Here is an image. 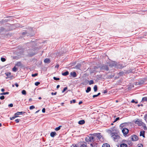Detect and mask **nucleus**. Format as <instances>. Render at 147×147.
<instances>
[{"mask_svg": "<svg viewBox=\"0 0 147 147\" xmlns=\"http://www.w3.org/2000/svg\"><path fill=\"white\" fill-rule=\"evenodd\" d=\"M39 110H38L37 111H36V113H38L39 111Z\"/></svg>", "mask_w": 147, "mask_h": 147, "instance_id": "obj_59", "label": "nucleus"}, {"mask_svg": "<svg viewBox=\"0 0 147 147\" xmlns=\"http://www.w3.org/2000/svg\"><path fill=\"white\" fill-rule=\"evenodd\" d=\"M98 96V95H97H97H94L93 96V98H95V97H97V96Z\"/></svg>", "mask_w": 147, "mask_h": 147, "instance_id": "obj_46", "label": "nucleus"}, {"mask_svg": "<svg viewBox=\"0 0 147 147\" xmlns=\"http://www.w3.org/2000/svg\"><path fill=\"white\" fill-rule=\"evenodd\" d=\"M0 95H3V93H1L0 94Z\"/></svg>", "mask_w": 147, "mask_h": 147, "instance_id": "obj_60", "label": "nucleus"}, {"mask_svg": "<svg viewBox=\"0 0 147 147\" xmlns=\"http://www.w3.org/2000/svg\"><path fill=\"white\" fill-rule=\"evenodd\" d=\"M70 102V103L71 104L72 103H75L76 102V101L75 100H72Z\"/></svg>", "mask_w": 147, "mask_h": 147, "instance_id": "obj_35", "label": "nucleus"}, {"mask_svg": "<svg viewBox=\"0 0 147 147\" xmlns=\"http://www.w3.org/2000/svg\"><path fill=\"white\" fill-rule=\"evenodd\" d=\"M121 147H127V145L124 143L120 145Z\"/></svg>", "mask_w": 147, "mask_h": 147, "instance_id": "obj_20", "label": "nucleus"}, {"mask_svg": "<svg viewBox=\"0 0 147 147\" xmlns=\"http://www.w3.org/2000/svg\"><path fill=\"white\" fill-rule=\"evenodd\" d=\"M61 127V126H59L58 127H56L55 128V130L56 131H58L60 129Z\"/></svg>", "mask_w": 147, "mask_h": 147, "instance_id": "obj_25", "label": "nucleus"}, {"mask_svg": "<svg viewBox=\"0 0 147 147\" xmlns=\"http://www.w3.org/2000/svg\"><path fill=\"white\" fill-rule=\"evenodd\" d=\"M93 83H94V81L92 80H90L89 82V84L90 85H91V84H93Z\"/></svg>", "mask_w": 147, "mask_h": 147, "instance_id": "obj_28", "label": "nucleus"}, {"mask_svg": "<svg viewBox=\"0 0 147 147\" xmlns=\"http://www.w3.org/2000/svg\"><path fill=\"white\" fill-rule=\"evenodd\" d=\"M38 99L39 100H40L41 99V97H40L38 98Z\"/></svg>", "mask_w": 147, "mask_h": 147, "instance_id": "obj_56", "label": "nucleus"}, {"mask_svg": "<svg viewBox=\"0 0 147 147\" xmlns=\"http://www.w3.org/2000/svg\"><path fill=\"white\" fill-rule=\"evenodd\" d=\"M4 98H5V97L3 96H2L0 97V99L1 100H3L4 99Z\"/></svg>", "mask_w": 147, "mask_h": 147, "instance_id": "obj_38", "label": "nucleus"}, {"mask_svg": "<svg viewBox=\"0 0 147 147\" xmlns=\"http://www.w3.org/2000/svg\"><path fill=\"white\" fill-rule=\"evenodd\" d=\"M100 93H98V94H97L98 96L100 94Z\"/></svg>", "mask_w": 147, "mask_h": 147, "instance_id": "obj_55", "label": "nucleus"}, {"mask_svg": "<svg viewBox=\"0 0 147 147\" xmlns=\"http://www.w3.org/2000/svg\"><path fill=\"white\" fill-rule=\"evenodd\" d=\"M22 94L26 95V92L25 90H23L22 92Z\"/></svg>", "mask_w": 147, "mask_h": 147, "instance_id": "obj_24", "label": "nucleus"}, {"mask_svg": "<svg viewBox=\"0 0 147 147\" xmlns=\"http://www.w3.org/2000/svg\"><path fill=\"white\" fill-rule=\"evenodd\" d=\"M21 65H22L21 63L20 62H18L16 64V65H17L18 66H21Z\"/></svg>", "mask_w": 147, "mask_h": 147, "instance_id": "obj_26", "label": "nucleus"}, {"mask_svg": "<svg viewBox=\"0 0 147 147\" xmlns=\"http://www.w3.org/2000/svg\"><path fill=\"white\" fill-rule=\"evenodd\" d=\"M59 87H60L59 85H57V88H58Z\"/></svg>", "mask_w": 147, "mask_h": 147, "instance_id": "obj_51", "label": "nucleus"}, {"mask_svg": "<svg viewBox=\"0 0 147 147\" xmlns=\"http://www.w3.org/2000/svg\"><path fill=\"white\" fill-rule=\"evenodd\" d=\"M42 111L43 113H45V108H43L42 110Z\"/></svg>", "mask_w": 147, "mask_h": 147, "instance_id": "obj_42", "label": "nucleus"}, {"mask_svg": "<svg viewBox=\"0 0 147 147\" xmlns=\"http://www.w3.org/2000/svg\"><path fill=\"white\" fill-rule=\"evenodd\" d=\"M138 147H143V145L141 144H139L138 145Z\"/></svg>", "mask_w": 147, "mask_h": 147, "instance_id": "obj_41", "label": "nucleus"}, {"mask_svg": "<svg viewBox=\"0 0 147 147\" xmlns=\"http://www.w3.org/2000/svg\"><path fill=\"white\" fill-rule=\"evenodd\" d=\"M8 106L11 107H12L13 106V104L12 103L10 104Z\"/></svg>", "mask_w": 147, "mask_h": 147, "instance_id": "obj_44", "label": "nucleus"}, {"mask_svg": "<svg viewBox=\"0 0 147 147\" xmlns=\"http://www.w3.org/2000/svg\"><path fill=\"white\" fill-rule=\"evenodd\" d=\"M122 131L123 134L126 135L128 133L129 130L127 128H123V129Z\"/></svg>", "mask_w": 147, "mask_h": 147, "instance_id": "obj_7", "label": "nucleus"}, {"mask_svg": "<svg viewBox=\"0 0 147 147\" xmlns=\"http://www.w3.org/2000/svg\"><path fill=\"white\" fill-rule=\"evenodd\" d=\"M81 147H86V145L85 144H83L81 145Z\"/></svg>", "mask_w": 147, "mask_h": 147, "instance_id": "obj_32", "label": "nucleus"}, {"mask_svg": "<svg viewBox=\"0 0 147 147\" xmlns=\"http://www.w3.org/2000/svg\"><path fill=\"white\" fill-rule=\"evenodd\" d=\"M1 91H2V92H3V91H5V90L3 88L1 89Z\"/></svg>", "mask_w": 147, "mask_h": 147, "instance_id": "obj_49", "label": "nucleus"}, {"mask_svg": "<svg viewBox=\"0 0 147 147\" xmlns=\"http://www.w3.org/2000/svg\"><path fill=\"white\" fill-rule=\"evenodd\" d=\"M135 123L139 126H144V125L143 122H142L139 119H138L137 120L135 121Z\"/></svg>", "mask_w": 147, "mask_h": 147, "instance_id": "obj_6", "label": "nucleus"}, {"mask_svg": "<svg viewBox=\"0 0 147 147\" xmlns=\"http://www.w3.org/2000/svg\"><path fill=\"white\" fill-rule=\"evenodd\" d=\"M53 79L56 80H59V78H57L55 77H53Z\"/></svg>", "mask_w": 147, "mask_h": 147, "instance_id": "obj_33", "label": "nucleus"}, {"mask_svg": "<svg viewBox=\"0 0 147 147\" xmlns=\"http://www.w3.org/2000/svg\"><path fill=\"white\" fill-rule=\"evenodd\" d=\"M111 67L113 66L116 67L117 68H121L122 66L120 64H118L115 61H112L110 63L109 65Z\"/></svg>", "mask_w": 147, "mask_h": 147, "instance_id": "obj_1", "label": "nucleus"}, {"mask_svg": "<svg viewBox=\"0 0 147 147\" xmlns=\"http://www.w3.org/2000/svg\"><path fill=\"white\" fill-rule=\"evenodd\" d=\"M81 66V65L80 64H78L75 67V68L76 69H80Z\"/></svg>", "mask_w": 147, "mask_h": 147, "instance_id": "obj_14", "label": "nucleus"}, {"mask_svg": "<svg viewBox=\"0 0 147 147\" xmlns=\"http://www.w3.org/2000/svg\"><path fill=\"white\" fill-rule=\"evenodd\" d=\"M71 147H77L76 145L74 144H72L71 146Z\"/></svg>", "mask_w": 147, "mask_h": 147, "instance_id": "obj_39", "label": "nucleus"}, {"mask_svg": "<svg viewBox=\"0 0 147 147\" xmlns=\"http://www.w3.org/2000/svg\"><path fill=\"white\" fill-rule=\"evenodd\" d=\"M94 92H96L97 90V87L96 85H95L94 87Z\"/></svg>", "mask_w": 147, "mask_h": 147, "instance_id": "obj_23", "label": "nucleus"}, {"mask_svg": "<svg viewBox=\"0 0 147 147\" xmlns=\"http://www.w3.org/2000/svg\"><path fill=\"white\" fill-rule=\"evenodd\" d=\"M5 74L6 76H7V77L6 78H11V73L10 72H7L5 73Z\"/></svg>", "mask_w": 147, "mask_h": 147, "instance_id": "obj_9", "label": "nucleus"}, {"mask_svg": "<svg viewBox=\"0 0 147 147\" xmlns=\"http://www.w3.org/2000/svg\"><path fill=\"white\" fill-rule=\"evenodd\" d=\"M70 75L74 77H76L77 76L75 72H71Z\"/></svg>", "mask_w": 147, "mask_h": 147, "instance_id": "obj_10", "label": "nucleus"}, {"mask_svg": "<svg viewBox=\"0 0 147 147\" xmlns=\"http://www.w3.org/2000/svg\"><path fill=\"white\" fill-rule=\"evenodd\" d=\"M140 105H138V107H140Z\"/></svg>", "mask_w": 147, "mask_h": 147, "instance_id": "obj_63", "label": "nucleus"}, {"mask_svg": "<svg viewBox=\"0 0 147 147\" xmlns=\"http://www.w3.org/2000/svg\"><path fill=\"white\" fill-rule=\"evenodd\" d=\"M138 137L137 136L134 135H132L131 137V140L132 141H136L138 140Z\"/></svg>", "mask_w": 147, "mask_h": 147, "instance_id": "obj_8", "label": "nucleus"}, {"mask_svg": "<svg viewBox=\"0 0 147 147\" xmlns=\"http://www.w3.org/2000/svg\"><path fill=\"white\" fill-rule=\"evenodd\" d=\"M146 127L145 126L144 127V128H145Z\"/></svg>", "mask_w": 147, "mask_h": 147, "instance_id": "obj_62", "label": "nucleus"}, {"mask_svg": "<svg viewBox=\"0 0 147 147\" xmlns=\"http://www.w3.org/2000/svg\"><path fill=\"white\" fill-rule=\"evenodd\" d=\"M56 134V133L55 132H52L50 134V136L51 137H53Z\"/></svg>", "mask_w": 147, "mask_h": 147, "instance_id": "obj_15", "label": "nucleus"}, {"mask_svg": "<svg viewBox=\"0 0 147 147\" xmlns=\"http://www.w3.org/2000/svg\"><path fill=\"white\" fill-rule=\"evenodd\" d=\"M144 132L145 131H141L140 134V136H143L144 137Z\"/></svg>", "mask_w": 147, "mask_h": 147, "instance_id": "obj_19", "label": "nucleus"}, {"mask_svg": "<svg viewBox=\"0 0 147 147\" xmlns=\"http://www.w3.org/2000/svg\"><path fill=\"white\" fill-rule=\"evenodd\" d=\"M32 100V99L31 98H30L29 99V101H31Z\"/></svg>", "mask_w": 147, "mask_h": 147, "instance_id": "obj_52", "label": "nucleus"}, {"mask_svg": "<svg viewBox=\"0 0 147 147\" xmlns=\"http://www.w3.org/2000/svg\"><path fill=\"white\" fill-rule=\"evenodd\" d=\"M59 65H57L56 66V67H59Z\"/></svg>", "mask_w": 147, "mask_h": 147, "instance_id": "obj_57", "label": "nucleus"}, {"mask_svg": "<svg viewBox=\"0 0 147 147\" xmlns=\"http://www.w3.org/2000/svg\"><path fill=\"white\" fill-rule=\"evenodd\" d=\"M82 101H80L79 102L78 104H79V105H80L81 104H82Z\"/></svg>", "mask_w": 147, "mask_h": 147, "instance_id": "obj_48", "label": "nucleus"}, {"mask_svg": "<svg viewBox=\"0 0 147 147\" xmlns=\"http://www.w3.org/2000/svg\"><path fill=\"white\" fill-rule=\"evenodd\" d=\"M142 101L143 102L147 101V97H144L142 99Z\"/></svg>", "mask_w": 147, "mask_h": 147, "instance_id": "obj_22", "label": "nucleus"}, {"mask_svg": "<svg viewBox=\"0 0 147 147\" xmlns=\"http://www.w3.org/2000/svg\"><path fill=\"white\" fill-rule=\"evenodd\" d=\"M131 102H132V103L135 102V100H134L133 99L131 101Z\"/></svg>", "mask_w": 147, "mask_h": 147, "instance_id": "obj_50", "label": "nucleus"}, {"mask_svg": "<svg viewBox=\"0 0 147 147\" xmlns=\"http://www.w3.org/2000/svg\"><path fill=\"white\" fill-rule=\"evenodd\" d=\"M111 125H113V123H112L111 124Z\"/></svg>", "mask_w": 147, "mask_h": 147, "instance_id": "obj_64", "label": "nucleus"}, {"mask_svg": "<svg viewBox=\"0 0 147 147\" xmlns=\"http://www.w3.org/2000/svg\"><path fill=\"white\" fill-rule=\"evenodd\" d=\"M102 147H110V145L107 143H105L103 144Z\"/></svg>", "mask_w": 147, "mask_h": 147, "instance_id": "obj_13", "label": "nucleus"}, {"mask_svg": "<svg viewBox=\"0 0 147 147\" xmlns=\"http://www.w3.org/2000/svg\"><path fill=\"white\" fill-rule=\"evenodd\" d=\"M102 69H105L107 71L109 70L107 66H102Z\"/></svg>", "mask_w": 147, "mask_h": 147, "instance_id": "obj_17", "label": "nucleus"}, {"mask_svg": "<svg viewBox=\"0 0 147 147\" xmlns=\"http://www.w3.org/2000/svg\"><path fill=\"white\" fill-rule=\"evenodd\" d=\"M97 68V67H96V66H95L94 67V69H96Z\"/></svg>", "mask_w": 147, "mask_h": 147, "instance_id": "obj_58", "label": "nucleus"}, {"mask_svg": "<svg viewBox=\"0 0 147 147\" xmlns=\"http://www.w3.org/2000/svg\"><path fill=\"white\" fill-rule=\"evenodd\" d=\"M2 126V125L1 123H0V127H1Z\"/></svg>", "mask_w": 147, "mask_h": 147, "instance_id": "obj_61", "label": "nucleus"}, {"mask_svg": "<svg viewBox=\"0 0 147 147\" xmlns=\"http://www.w3.org/2000/svg\"><path fill=\"white\" fill-rule=\"evenodd\" d=\"M78 123L79 124L82 125L85 123V121L84 120H82L79 121Z\"/></svg>", "mask_w": 147, "mask_h": 147, "instance_id": "obj_11", "label": "nucleus"}, {"mask_svg": "<svg viewBox=\"0 0 147 147\" xmlns=\"http://www.w3.org/2000/svg\"><path fill=\"white\" fill-rule=\"evenodd\" d=\"M119 119V117H117V118L115 119V121H113V123H115V122H116V121H117Z\"/></svg>", "mask_w": 147, "mask_h": 147, "instance_id": "obj_34", "label": "nucleus"}, {"mask_svg": "<svg viewBox=\"0 0 147 147\" xmlns=\"http://www.w3.org/2000/svg\"><path fill=\"white\" fill-rule=\"evenodd\" d=\"M40 84V83L39 82H36L35 83V85L36 86H38V85H39V84Z\"/></svg>", "mask_w": 147, "mask_h": 147, "instance_id": "obj_37", "label": "nucleus"}, {"mask_svg": "<svg viewBox=\"0 0 147 147\" xmlns=\"http://www.w3.org/2000/svg\"><path fill=\"white\" fill-rule=\"evenodd\" d=\"M67 89V87H65L64 88L63 90L62 91V93L64 92Z\"/></svg>", "mask_w": 147, "mask_h": 147, "instance_id": "obj_31", "label": "nucleus"}, {"mask_svg": "<svg viewBox=\"0 0 147 147\" xmlns=\"http://www.w3.org/2000/svg\"><path fill=\"white\" fill-rule=\"evenodd\" d=\"M17 69L15 67H14L12 69V70L14 72H16L17 71Z\"/></svg>", "mask_w": 147, "mask_h": 147, "instance_id": "obj_29", "label": "nucleus"}, {"mask_svg": "<svg viewBox=\"0 0 147 147\" xmlns=\"http://www.w3.org/2000/svg\"><path fill=\"white\" fill-rule=\"evenodd\" d=\"M15 84V86L17 87H18V86H19L18 84L17 83H16Z\"/></svg>", "mask_w": 147, "mask_h": 147, "instance_id": "obj_47", "label": "nucleus"}, {"mask_svg": "<svg viewBox=\"0 0 147 147\" xmlns=\"http://www.w3.org/2000/svg\"><path fill=\"white\" fill-rule=\"evenodd\" d=\"M44 62L45 63H48L50 62V59H46L44 60Z\"/></svg>", "mask_w": 147, "mask_h": 147, "instance_id": "obj_18", "label": "nucleus"}, {"mask_svg": "<svg viewBox=\"0 0 147 147\" xmlns=\"http://www.w3.org/2000/svg\"><path fill=\"white\" fill-rule=\"evenodd\" d=\"M69 74V72L68 71H67L66 72H65L64 73H63L62 74V75L64 76H66L68 75Z\"/></svg>", "mask_w": 147, "mask_h": 147, "instance_id": "obj_16", "label": "nucleus"}, {"mask_svg": "<svg viewBox=\"0 0 147 147\" xmlns=\"http://www.w3.org/2000/svg\"><path fill=\"white\" fill-rule=\"evenodd\" d=\"M3 95L8 94H9V92H3Z\"/></svg>", "mask_w": 147, "mask_h": 147, "instance_id": "obj_43", "label": "nucleus"}, {"mask_svg": "<svg viewBox=\"0 0 147 147\" xmlns=\"http://www.w3.org/2000/svg\"><path fill=\"white\" fill-rule=\"evenodd\" d=\"M1 60L2 62H4V61H5L6 59H5V58H3V57H1Z\"/></svg>", "mask_w": 147, "mask_h": 147, "instance_id": "obj_30", "label": "nucleus"}, {"mask_svg": "<svg viewBox=\"0 0 147 147\" xmlns=\"http://www.w3.org/2000/svg\"><path fill=\"white\" fill-rule=\"evenodd\" d=\"M90 145L92 147H96L97 144L94 142H92L90 144Z\"/></svg>", "mask_w": 147, "mask_h": 147, "instance_id": "obj_12", "label": "nucleus"}, {"mask_svg": "<svg viewBox=\"0 0 147 147\" xmlns=\"http://www.w3.org/2000/svg\"><path fill=\"white\" fill-rule=\"evenodd\" d=\"M93 134L94 140H96L97 141L100 140L102 137L100 133H96Z\"/></svg>", "mask_w": 147, "mask_h": 147, "instance_id": "obj_3", "label": "nucleus"}, {"mask_svg": "<svg viewBox=\"0 0 147 147\" xmlns=\"http://www.w3.org/2000/svg\"><path fill=\"white\" fill-rule=\"evenodd\" d=\"M20 120L19 119H17L15 120L16 122L17 123H19V122Z\"/></svg>", "mask_w": 147, "mask_h": 147, "instance_id": "obj_40", "label": "nucleus"}, {"mask_svg": "<svg viewBox=\"0 0 147 147\" xmlns=\"http://www.w3.org/2000/svg\"><path fill=\"white\" fill-rule=\"evenodd\" d=\"M87 142H92L94 141V137L93 134H91L89 136L86 137L85 138Z\"/></svg>", "mask_w": 147, "mask_h": 147, "instance_id": "obj_4", "label": "nucleus"}, {"mask_svg": "<svg viewBox=\"0 0 147 147\" xmlns=\"http://www.w3.org/2000/svg\"><path fill=\"white\" fill-rule=\"evenodd\" d=\"M111 137L114 141L115 142H117L119 139L120 137L117 134H111Z\"/></svg>", "mask_w": 147, "mask_h": 147, "instance_id": "obj_2", "label": "nucleus"}, {"mask_svg": "<svg viewBox=\"0 0 147 147\" xmlns=\"http://www.w3.org/2000/svg\"><path fill=\"white\" fill-rule=\"evenodd\" d=\"M64 104V103H61V105L63 106Z\"/></svg>", "mask_w": 147, "mask_h": 147, "instance_id": "obj_54", "label": "nucleus"}, {"mask_svg": "<svg viewBox=\"0 0 147 147\" xmlns=\"http://www.w3.org/2000/svg\"><path fill=\"white\" fill-rule=\"evenodd\" d=\"M51 94L52 95H55L57 94V92H55V93L52 92Z\"/></svg>", "mask_w": 147, "mask_h": 147, "instance_id": "obj_45", "label": "nucleus"}, {"mask_svg": "<svg viewBox=\"0 0 147 147\" xmlns=\"http://www.w3.org/2000/svg\"><path fill=\"white\" fill-rule=\"evenodd\" d=\"M25 113V112H22V111L18 112L15 113V115H16V116H15L12 117H10V119L11 120H13V119H15L17 117H18V116H17L16 115L22 114L23 113Z\"/></svg>", "mask_w": 147, "mask_h": 147, "instance_id": "obj_5", "label": "nucleus"}, {"mask_svg": "<svg viewBox=\"0 0 147 147\" xmlns=\"http://www.w3.org/2000/svg\"><path fill=\"white\" fill-rule=\"evenodd\" d=\"M91 88L90 87H88L87 88V89L86 90V92L87 93H88L90 91Z\"/></svg>", "mask_w": 147, "mask_h": 147, "instance_id": "obj_21", "label": "nucleus"}, {"mask_svg": "<svg viewBox=\"0 0 147 147\" xmlns=\"http://www.w3.org/2000/svg\"><path fill=\"white\" fill-rule=\"evenodd\" d=\"M35 108V107L34 106L32 105V106H30V110H32V109H34Z\"/></svg>", "mask_w": 147, "mask_h": 147, "instance_id": "obj_27", "label": "nucleus"}, {"mask_svg": "<svg viewBox=\"0 0 147 147\" xmlns=\"http://www.w3.org/2000/svg\"><path fill=\"white\" fill-rule=\"evenodd\" d=\"M107 91H106V90H104V94H105V93H107Z\"/></svg>", "mask_w": 147, "mask_h": 147, "instance_id": "obj_53", "label": "nucleus"}, {"mask_svg": "<svg viewBox=\"0 0 147 147\" xmlns=\"http://www.w3.org/2000/svg\"><path fill=\"white\" fill-rule=\"evenodd\" d=\"M37 75H38V74L37 73H36V74H32V76L33 77H35L36 76H37Z\"/></svg>", "mask_w": 147, "mask_h": 147, "instance_id": "obj_36", "label": "nucleus"}]
</instances>
